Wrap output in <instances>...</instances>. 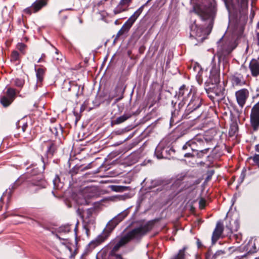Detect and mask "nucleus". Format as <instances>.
I'll return each instance as SVG.
<instances>
[{"label":"nucleus","mask_w":259,"mask_h":259,"mask_svg":"<svg viewBox=\"0 0 259 259\" xmlns=\"http://www.w3.org/2000/svg\"><path fill=\"white\" fill-rule=\"evenodd\" d=\"M153 223L149 222L142 224L128 232L125 236L122 237L114 246L110 253H115L119 248L128 242L132 239H139L150 231L153 227Z\"/></svg>","instance_id":"obj_1"},{"label":"nucleus","mask_w":259,"mask_h":259,"mask_svg":"<svg viewBox=\"0 0 259 259\" xmlns=\"http://www.w3.org/2000/svg\"><path fill=\"white\" fill-rule=\"evenodd\" d=\"M191 89L187 88L186 85L181 86L179 92L176 93L174 100L172 101L171 103L174 107H175L176 105L178 103L179 110L180 111L186 104L187 98L191 95Z\"/></svg>","instance_id":"obj_2"},{"label":"nucleus","mask_w":259,"mask_h":259,"mask_svg":"<svg viewBox=\"0 0 259 259\" xmlns=\"http://www.w3.org/2000/svg\"><path fill=\"white\" fill-rule=\"evenodd\" d=\"M193 11L198 15L203 20L212 17L214 13V8L212 4L208 6L203 4H195L193 6Z\"/></svg>","instance_id":"obj_3"},{"label":"nucleus","mask_w":259,"mask_h":259,"mask_svg":"<svg viewBox=\"0 0 259 259\" xmlns=\"http://www.w3.org/2000/svg\"><path fill=\"white\" fill-rule=\"evenodd\" d=\"M144 6H141L137 10L134 14L127 20V21L123 24L121 28L118 32L116 37H119L125 33L127 32L132 26L134 22L136 21L138 17L140 15L143 11Z\"/></svg>","instance_id":"obj_4"},{"label":"nucleus","mask_w":259,"mask_h":259,"mask_svg":"<svg viewBox=\"0 0 259 259\" xmlns=\"http://www.w3.org/2000/svg\"><path fill=\"white\" fill-rule=\"evenodd\" d=\"M94 209L93 208L88 209L84 211L81 215L83 223V227L86 230L87 233L90 231L92 226L95 224V218L93 215Z\"/></svg>","instance_id":"obj_5"},{"label":"nucleus","mask_w":259,"mask_h":259,"mask_svg":"<svg viewBox=\"0 0 259 259\" xmlns=\"http://www.w3.org/2000/svg\"><path fill=\"white\" fill-rule=\"evenodd\" d=\"M16 95L14 89L9 88L0 97V102L4 107H8L13 102Z\"/></svg>","instance_id":"obj_6"},{"label":"nucleus","mask_w":259,"mask_h":259,"mask_svg":"<svg viewBox=\"0 0 259 259\" xmlns=\"http://www.w3.org/2000/svg\"><path fill=\"white\" fill-rule=\"evenodd\" d=\"M250 122L253 130H257L259 127V101L251 109Z\"/></svg>","instance_id":"obj_7"},{"label":"nucleus","mask_w":259,"mask_h":259,"mask_svg":"<svg viewBox=\"0 0 259 259\" xmlns=\"http://www.w3.org/2000/svg\"><path fill=\"white\" fill-rule=\"evenodd\" d=\"M128 211L124 210L111 220L107 225L106 230L110 232L128 214Z\"/></svg>","instance_id":"obj_8"},{"label":"nucleus","mask_w":259,"mask_h":259,"mask_svg":"<svg viewBox=\"0 0 259 259\" xmlns=\"http://www.w3.org/2000/svg\"><path fill=\"white\" fill-rule=\"evenodd\" d=\"M249 95V91L246 89H242L235 93L236 100L239 106L242 108Z\"/></svg>","instance_id":"obj_9"},{"label":"nucleus","mask_w":259,"mask_h":259,"mask_svg":"<svg viewBox=\"0 0 259 259\" xmlns=\"http://www.w3.org/2000/svg\"><path fill=\"white\" fill-rule=\"evenodd\" d=\"M201 102L202 100L200 98L198 97L193 96L187 106L186 109V113L189 114L191 112L199 108L201 105Z\"/></svg>","instance_id":"obj_10"},{"label":"nucleus","mask_w":259,"mask_h":259,"mask_svg":"<svg viewBox=\"0 0 259 259\" xmlns=\"http://www.w3.org/2000/svg\"><path fill=\"white\" fill-rule=\"evenodd\" d=\"M223 230L224 225L223 223L221 221L218 222L212 236L211 239L213 244H214L221 237Z\"/></svg>","instance_id":"obj_11"},{"label":"nucleus","mask_w":259,"mask_h":259,"mask_svg":"<svg viewBox=\"0 0 259 259\" xmlns=\"http://www.w3.org/2000/svg\"><path fill=\"white\" fill-rule=\"evenodd\" d=\"M47 0H37L31 8L26 9L25 11L29 14H31L32 10L33 11V12H36L47 4Z\"/></svg>","instance_id":"obj_12"},{"label":"nucleus","mask_w":259,"mask_h":259,"mask_svg":"<svg viewBox=\"0 0 259 259\" xmlns=\"http://www.w3.org/2000/svg\"><path fill=\"white\" fill-rule=\"evenodd\" d=\"M251 75L256 77L259 75V62L255 59H252L249 66Z\"/></svg>","instance_id":"obj_13"},{"label":"nucleus","mask_w":259,"mask_h":259,"mask_svg":"<svg viewBox=\"0 0 259 259\" xmlns=\"http://www.w3.org/2000/svg\"><path fill=\"white\" fill-rule=\"evenodd\" d=\"M232 82L235 85H242L245 83L243 75L238 73H235L232 76Z\"/></svg>","instance_id":"obj_14"},{"label":"nucleus","mask_w":259,"mask_h":259,"mask_svg":"<svg viewBox=\"0 0 259 259\" xmlns=\"http://www.w3.org/2000/svg\"><path fill=\"white\" fill-rule=\"evenodd\" d=\"M191 30L190 35L191 36L195 37L197 38L203 35V32L201 28L198 27L195 23L191 25Z\"/></svg>","instance_id":"obj_15"},{"label":"nucleus","mask_w":259,"mask_h":259,"mask_svg":"<svg viewBox=\"0 0 259 259\" xmlns=\"http://www.w3.org/2000/svg\"><path fill=\"white\" fill-rule=\"evenodd\" d=\"M36 72L37 77V83L36 84L34 87V90H36L38 87L41 85V82L44 79V70L42 68H38L35 69Z\"/></svg>","instance_id":"obj_16"},{"label":"nucleus","mask_w":259,"mask_h":259,"mask_svg":"<svg viewBox=\"0 0 259 259\" xmlns=\"http://www.w3.org/2000/svg\"><path fill=\"white\" fill-rule=\"evenodd\" d=\"M190 142H192L191 143L192 147H191V150L193 152L198 151V144H201V143H203L202 140L200 139H198L197 138H194L193 139L190 140Z\"/></svg>","instance_id":"obj_17"},{"label":"nucleus","mask_w":259,"mask_h":259,"mask_svg":"<svg viewBox=\"0 0 259 259\" xmlns=\"http://www.w3.org/2000/svg\"><path fill=\"white\" fill-rule=\"evenodd\" d=\"M44 166L45 165L39 168L38 166H34L32 169L30 170L29 169H28V172H30L32 175V176H35L38 175L44 171Z\"/></svg>","instance_id":"obj_18"},{"label":"nucleus","mask_w":259,"mask_h":259,"mask_svg":"<svg viewBox=\"0 0 259 259\" xmlns=\"http://www.w3.org/2000/svg\"><path fill=\"white\" fill-rule=\"evenodd\" d=\"M128 7L120 2L119 5L114 10V14H118L122 12L127 11Z\"/></svg>","instance_id":"obj_19"},{"label":"nucleus","mask_w":259,"mask_h":259,"mask_svg":"<svg viewBox=\"0 0 259 259\" xmlns=\"http://www.w3.org/2000/svg\"><path fill=\"white\" fill-rule=\"evenodd\" d=\"M209 82L212 84H217L220 82V78L218 73L211 72V75L209 77Z\"/></svg>","instance_id":"obj_20"},{"label":"nucleus","mask_w":259,"mask_h":259,"mask_svg":"<svg viewBox=\"0 0 259 259\" xmlns=\"http://www.w3.org/2000/svg\"><path fill=\"white\" fill-rule=\"evenodd\" d=\"M131 117V115L130 114H124L118 118H117L115 120L112 121L113 124H120L121 123L123 122L125 120H126L127 119L130 118Z\"/></svg>","instance_id":"obj_21"},{"label":"nucleus","mask_w":259,"mask_h":259,"mask_svg":"<svg viewBox=\"0 0 259 259\" xmlns=\"http://www.w3.org/2000/svg\"><path fill=\"white\" fill-rule=\"evenodd\" d=\"M164 151L166 152V150H165L164 149H163L161 151L160 148V147L158 146L155 149V155H156V156H157V157L158 158L160 159V158H162L163 157V152Z\"/></svg>","instance_id":"obj_22"},{"label":"nucleus","mask_w":259,"mask_h":259,"mask_svg":"<svg viewBox=\"0 0 259 259\" xmlns=\"http://www.w3.org/2000/svg\"><path fill=\"white\" fill-rule=\"evenodd\" d=\"M56 150V147L53 144H51L48 147L47 150V154L52 156Z\"/></svg>","instance_id":"obj_23"},{"label":"nucleus","mask_w":259,"mask_h":259,"mask_svg":"<svg viewBox=\"0 0 259 259\" xmlns=\"http://www.w3.org/2000/svg\"><path fill=\"white\" fill-rule=\"evenodd\" d=\"M19 59V54L16 51H13L11 54V61H16Z\"/></svg>","instance_id":"obj_24"},{"label":"nucleus","mask_w":259,"mask_h":259,"mask_svg":"<svg viewBox=\"0 0 259 259\" xmlns=\"http://www.w3.org/2000/svg\"><path fill=\"white\" fill-rule=\"evenodd\" d=\"M238 229V226H237L236 228L234 229L232 227L228 225H226V231H227V235H229L231 234L233 231H237Z\"/></svg>","instance_id":"obj_25"},{"label":"nucleus","mask_w":259,"mask_h":259,"mask_svg":"<svg viewBox=\"0 0 259 259\" xmlns=\"http://www.w3.org/2000/svg\"><path fill=\"white\" fill-rule=\"evenodd\" d=\"M111 188L113 190L115 191H123L126 190L127 187L122 186H112Z\"/></svg>","instance_id":"obj_26"},{"label":"nucleus","mask_w":259,"mask_h":259,"mask_svg":"<svg viewBox=\"0 0 259 259\" xmlns=\"http://www.w3.org/2000/svg\"><path fill=\"white\" fill-rule=\"evenodd\" d=\"M70 230V226L67 225L63 226H61L59 228L60 232L67 233Z\"/></svg>","instance_id":"obj_27"},{"label":"nucleus","mask_w":259,"mask_h":259,"mask_svg":"<svg viewBox=\"0 0 259 259\" xmlns=\"http://www.w3.org/2000/svg\"><path fill=\"white\" fill-rule=\"evenodd\" d=\"M186 249V247H184L183 249L180 250L177 256L175 257V259H184L185 256V251Z\"/></svg>","instance_id":"obj_28"},{"label":"nucleus","mask_w":259,"mask_h":259,"mask_svg":"<svg viewBox=\"0 0 259 259\" xmlns=\"http://www.w3.org/2000/svg\"><path fill=\"white\" fill-rule=\"evenodd\" d=\"M26 45L23 43H19L17 46V48L19 50L22 54H25V50L26 48Z\"/></svg>","instance_id":"obj_29"},{"label":"nucleus","mask_w":259,"mask_h":259,"mask_svg":"<svg viewBox=\"0 0 259 259\" xmlns=\"http://www.w3.org/2000/svg\"><path fill=\"white\" fill-rule=\"evenodd\" d=\"M208 148H206L203 150H200L198 149V151H197V155L199 157H201L203 156V154L207 153L208 151Z\"/></svg>","instance_id":"obj_30"},{"label":"nucleus","mask_w":259,"mask_h":259,"mask_svg":"<svg viewBox=\"0 0 259 259\" xmlns=\"http://www.w3.org/2000/svg\"><path fill=\"white\" fill-rule=\"evenodd\" d=\"M24 83V80L23 79L17 78L15 80V85L18 87H23Z\"/></svg>","instance_id":"obj_31"},{"label":"nucleus","mask_w":259,"mask_h":259,"mask_svg":"<svg viewBox=\"0 0 259 259\" xmlns=\"http://www.w3.org/2000/svg\"><path fill=\"white\" fill-rule=\"evenodd\" d=\"M192 142H190V140H189V141L186 142V144L183 145V146L182 147V149L183 150H189V149L191 150V147H192V145H191V143H192Z\"/></svg>","instance_id":"obj_32"},{"label":"nucleus","mask_w":259,"mask_h":259,"mask_svg":"<svg viewBox=\"0 0 259 259\" xmlns=\"http://www.w3.org/2000/svg\"><path fill=\"white\" fill-rule=\"evenodd\" d=\"M214 172V169L212 167H210L207 172V176L206 178H211Z\"/></svg>","instance_id":"obj_33"},{"label":"nucleus","mask_w":259,"mask_h":259,"mask_svg":"<svg viewBox=\"0 0 259 259\" xmlns=\"http://www.w3.org/2000/svg\"><path fill=\"white\" fill-rule=\"evenodd\" d=\"M190 175L189 171H184L181 174V176L179 178H185V177H189Z\"/></svg>","instance_id":"obj_34"},{"label":"nucleus","mask_w":259,"mask_h":259,"mask_svg":"<svg viewBox=\"0 0 259 259\" xmlns=\"http://www.w3.org/2000/svg\"><path fill=\"white\" fill-rule=\"evenodd\" d=\"M251 158L254 163L259 166V154L254 155Z\"/></svg>","instance_id":"obj_35"},{"label":"nucleus","mask_w":259,"mask_h":259,"mask_svg":"<svg viewBox=\"0 0 259 259\" xmlns=\"http://www.w3.org/2000/svg\"><path fill=\"white\" fill-rule=\"evenodd\" d=\"M56 54L58 56L56 57H54V58L56 59V60L58 61V63H59V61H62V60H63V57H62V55L59 56L58 50H56Z\"/></svg>","instance_id":"obj_36"},{"label":"nucleus","mask_w":259,"mask_h":259,"mask_svg":"<svg viewBox=\"0 0 259 259\" xmlns=\"http://www.w3.org/2000/svg\"><path fill=\"white\" fill-rule=\"evenodd\" d=\"M205 206V200L203 199H201L199 201V207L201 209L204 208Z\"/></svg>","instance_id":"obj_37"},{"label":"nucleus","mask_w":259,"mask_h":259,"mask_svg":"<svg viewBox=\"0 0 259 259\" xmlns=\"http://www.w3.org/2000/svg\"><path fill=\"white\" fill-rule=\"evenodd\" d=\"M225 252L223 250H218L214 254L213 257L215 258L218 256L223 255L225 254Z\"/></svg>","instance_id":"obj_38"},{"label":"nucleus","mask_w":259,"mask_h":259,"mask_svg":"<svg viewBox=\"0 0 259 259\" xmlns=\"http://www.w3.org/2000/svg\"><path fill=\"white\" fill-rule=\"evenodd\" d=\"M131 1L132 0H121L120 2L123 4L125 6H126V7H128Z\"/></svg>","instance_id":"obj_39"},{"label":"nucleus","mask_w":259,"mask_h":259,"mask_svg":"<svg viewBox=\"0 0 259 259\" xmlns=\"http://www.w3.org/2000/svg\"><path fill=\"white\" fill-rule=\"evenodd\" d=\"M116 90L117 91V92L121 93L122 95H123L124 91V89H123L122 87L121 86L117 87V88H116Z\"/></svg>","instance_id":"obj_40"},{"label":"nucleus","mask_w":259,"mask_h":259,"mask_svg":"<svg viewBox=\"0 0 259 259\" xmlns=\"http://www.w3.org/2000/svg\"><path fill=\"white\" fill-rule=\"evenodd\" d=\"M233 237L235 238L237 242H239L241 240V235L239 234H234L233 235Z\"/></svg>","instance_id":"obj_41"},{"label":"nucleus","mask_w":259,"mask_h":259,"mask_svg":"<svg viewBox=\"0 0 259 259\" xmlns=\"http://www.w3.org/2000/svg\"><path fill=\"white\" fill-rule=\"evenodd\" d=\"M107 237V236H106L105 237H104L103 235L99 236L98 238V240L100 243H101L104 241L106 239Z\"/></svg>","instance_id":"obj_42"},{"label":"nucleus","mask_w":259,"mask_h":259,"mask_svg":"<svg viewBox=\"0 0 259 259\" xmlns=\"http://www.w3.org/2000/svg\"><path fill=\"white\" fill-rule=\"evenodd\" d=\"M184 156L185 157H191L194 156V155L192 153L188 152V153H185L184 155Z\"/></svg>","instance_id":"obj_43"},{"label":"nucleus","mask_w":259,"mask_h":259,"mask_svg":"<svg viewBox=\"0 0 259 259\" xmlns=\"http://www.w3.org/2000/svg\"><path fill=\"white\" fill-rule=\"evenodd\" d=\"M50 130L52 131V133H54L55 132V134H56L57 133V129L55 127H51Z\"/></svg>","instance_id":"obj_44"},{"label":"nucleus","mask_w":259,"mask_h":259,"mask_svg":"<svg viewBox=\"0 0 259 259\" xmlns=\"http://www.w3.org/2000/svg\"><path fill=\"white\" fill-rule=\"evenodd\" d=\"M256 40L257 41V44L258 45H259V32H256Z\"/></svg>","instance_id":"obj_45"},{"label":"nucleus","mask_w":259,"mask_h":259,"mask_svg":"<svg viewBox=\"0 0 259 259\" xmlns=\"http://www.w3.org/2000/svg\"><path fill=\"white\" fill-rule=\"evenodd\" d=\"M197 245H198V247L199 248L202 245H201V242L200 241L199 239H198L197 241Z\"/></svg>","instance_id":"obj_46"},{"label":"nucleus","mask_w":259,"mask_h":259,"mask_svg":"<svg viewBox=\"0 0 259 259\" xmlns=\"http://www.w3.org/2000/svg\"><path fill=\"white\" fill-rule=\"evenodd\" d=\"M60 179H54L53 180V183L55 186H56V184L58 183V182L60 181Z\"/></svg>","instance_id":"obj_47"},{"label":"nucleus","mask_w":259,"mask_h":259,"mask_svg":"<svg viewBox=\"0 0 259 259\" xmlns=\"http://www.w3.org/2000/svg\"><path fill=\"white\" fill-rule=\"evenodd\" d=\"M45 57V55L44 54H42L41 58L38 60V63L40 62L42 60V59Z\"/></svg>","instance_id":"obj_48"},{"label":"nucleus","mask_w":259,"mask_h":259,"mask_svg":"<svg viewBox=\"0 0 259 259\" xmlns=\"http://www.w3.org/2000/svg\"><path fill=\"white\" fill-rule=\"evenodd\" d=\"M27 126V124H25V125H24L22 127V131L23 132H25V128Z\"/></svg>","instance_id":"obj_49"},{"label":"nucleus","mask_w":259,"mask_h":259,"mask_svg":"<svg viewBox=\"0 0 259 259\" xmlns=\"http://www.w3.org/2000/svg\"><path fill=\"white\" fill-rule=\"evenodd\" d=\"M255 149L257 151L259 152V150H258V145H256L255 146Z\"/></svg>","instance_id":"obj_50"},{"label":"nucleus","mask_w":259,"mask_h":259,"mask_svg":"<svg viewBox=\"0 0 259 259\" xmlns=\"http://www.w3.org/2000/svg\"><path fill=\"white\" fill-rule=\"evenodd\" d=\"M123 96H122L121 97H120L119 98L116 99V101H119L120 99H121L122 98Z\"/></svg>","instance_id":"obj_51"},{"label":"nucleus","mask_w":259,"mask_h":259,"mask_svg":"<svg viewBox=\"0 0 259 259\" xmlns=\"http://www.w3.org/2000/svg\"><path fill=\"white\" fill-rule=\"evenodd\" d=\"M130 182H131V179H127V182H125V183H130Z\"/></svg>","instance_id":"obj_52"},{"label":"nucleus","mask_w":259,"mask_h":259,"mask_svg":"<svg viewBox=\"0 0 259 259\" xmlns=\"http://www.w3.org/2000/svg\"><path fill=\"white\" fill-rule=\"evenodd\" d=\"M257 29H259V21H258V23H257Z\"/></svg>","instance_id":"obj_53"},{"label":"nucleus","mask_w":259,"mask_h":259,"mask_svg":"<svg viewBox=\"0 0 259 259\" xmlns=\"http://www.w3.org/2000/svg\"><path fill=\"white\" fill-rule=\"evenodd\" d=\"M204 39V37H202V38H200V39H201V40H203Z\"/></svg>","instance_id":"obj_54"},{"label":"nucleus","mask_w":259,"mask_h":259,"mask_svg":"<svg viewBox=\"0 0 259 259\" xmlns=\"http://www.w3.org/2000/svg\"><path fill=\"white\" fill-rule=\"evenodd\" d=\"M133 156H132V155L130 156V157H129V158H130V159L132 158L133 157Z\"/></svg>","instance_id":"obj_55"},{"label":"nucleus","mask_w":259,"mask_h":259,"mask_svg":"<svg viewBox=\"0 0 259 259\" xmlns=\"http://www.w3.org/2000/svg\"><path fill=\"white\" fill-rule=\"evenodd\" d=\"M255 259H259V257H256Z\"/></svg>","instance_id":"obj_56"}]
</instances>
